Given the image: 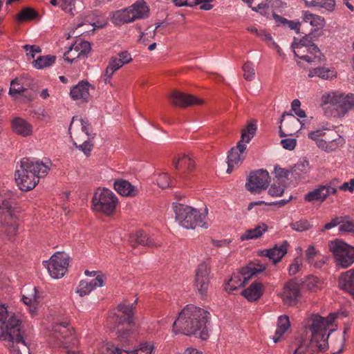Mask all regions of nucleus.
Segmentation results:
<instances>
[{
    "instance_id": "obj_1",
    "label": "nucleus",
    "mask_w": 354,
    "mask_h": 354,
    "mask_svg": "<svg viewBox=\"0 0 354 354\" xmlns=\"http://www.w3.org/2000/svg\"><path fill=\"white\" fill-rule=\"evenodd\" d=\"M209 315L205 309L192 304L187 305L174 322L173 331L207 340L209 337V330L206 325L209 322Z\"/></svg>"
},
{
    "instance_id": "obj_2",
    "label": "nucleus",
    "mask_w": 354,
    "mask_h": 354,
    "mask_svg": "<svg viewBox=\"0 0 354 354\" xmlns=\"http://www.w3.org/2000/svg\"><path fill=\"white\" fill-rule=\"evenodd\" d=\"M21 321L9 314L5 305L0 306V340L7 341L11 354H30L24 339Z\"/></svg>"
},
{
    "instance_id": "obj_3",
    "label": "nucleus",
    "mask_w": 354,
    "mask_h": 354,
    "mask_svg": "<svg viewBox=\"0 0 354 354\" xmlns=\"http://www.w3.org/2000/svg\"><path fill=\"white\" fill-rule=\"evenodd\" d=\"M337 317L336 313H330L326 317L313 314L308 319V328L312 333L310 344H315V347L320 352L325 351L328 348V337L337 330V325L335 324Z\"/></svg>"
},
{
    "instance_id": "obj_4",
    "label": "nucleus",
    "mask_w": 354,
    "mask_h": 354,
    "mask_svg": "<svg viewBox=\"0 0 354 354\" xmlns=\"http://www.w3.org/2000/svg\"><path fill=\"white\" fill-rule=\"evenodd\" d=\"M49 169L42 162L24 158L20 162V168L15 171V181L21 190L30 191L35 187L39 178L45 176Z\"/></svg>"
},
{
    "instance_id": "obj_5",
    "label": "nucleus",
    "mask_w": 354,
    "mask_h": 354,
    "mask_svg": "<svg viewBox=\"0 0 354 354\" xmlns=\"http://www.w3.org/2000/svg\"><path fill=\"white\" fill-rule=\"evenodd\" d=\"M173 205L176 220L182 227L186 229L207 228V223L204 222L205 214L187 205L174 203Z\"/></svg>"
},
{
    "instance_id": "obj_6",
    "label": "nucleus",
    "mask_w": 354,
    "mask_h": 354,
    "mask_svg": "<svg viewBox=\"0 0 354 354\" xmlns=\"http://www.w3.org/2000/svg\"><path fill=\"white\" fill-rule=\"evenodd\" d=\"M257 125L254 123H249L242 130L241 140L237 142L236 146L232 147L228 152L227 173L230 174L233 167L243 162L245 156V143H249L254 138L257 131Z\"/></svg>"
},
{
    "instance_id": "obj_7",
    "label": "nucleus",
    "mask_w": 354,
    "mask_h": 354,
    "mask_svg": "<svg viewBox=\"0 0 354 354\" xmlns=\"http://www.w3.org/2000/svg\"><path fill=\"white\" fill-rule=\"evenodd\" d=\"M328 248L338 267L346 268L354 263V248L352 245L336 239L328 243Z\"/></svg>"
},
{
    "instance_id": "obj_8",
    "label": "nucleus",
    "mask_w": 354,
    "mask_h": 354,
    "mask_svg": "<svg viewBox=\"0 0 354 354\" xmlns=\"http://www.w3.org/2000/svg\"><path fill=\"white\" fill-rule=\"evenodd\" d=\"M92 201L95 211L111 215L115 211L117 198L111 190L103 189L100 193L95 194Z\"/></svg>"
},
{
    "instance_id": "obj_9",
    "label": "nucleus",
    "mask_w": 354,
    "mask_h": 354,
    "mask_svg": "<svg viewBox=\"0 0 354 354\" xmlns=\"http://www.w3.org/2000/svg\"><path fill=\"white\" fill-rule=\"evenodd\" d=\"M50 275L54 279H60L66 274L69 263V257L64 252H55L49 261H44Z\"/></svg>"
},
{
    "instance_id": "obj_10",
    "label": "nucleus",
    "mask_w": 354,
    "mask_h": 354,
    "mask_svg": "<svg viewBox=\"0 0 354 354\" xmlns=\"http://www.w3.org/2000/svg\"><path fill=\"white\" fill-rule=\"evenodd\" d=\"M270 176L264 169L251 171L247 178L245 189L252 194H260L269 186Z\"/></svg>"
},
{
    "instance_id": "obj_11",
    "label": "nucleus",
    "mask_w": 354,
    "mask_h": 354,
    "mask_svg": "<svg viewBox=\"0 0 354 354\" xmlns=\"http://www.w3.org/2000/svg\"><path fill=\"white\" fill-rule=\"evenodd\" d=\"M21 210L16 205H13L12 192L7 191L0 193V221L8 218H18Z\"/></svg>"
},
{
    "instance_id": "obj_12",
    "label": "nucleus",
    "mask_w": 354,
    "mask_h": 354,
    "mask_svg": "<svg viewBox=\"0 0 354 354\" xmlns=\"http://www.w3.org/2000/svg\"><path fill=\"white\" fill-rule=\"evenodd\" d=\"M211 268L206 262L201 263L195 272L194 286L201 297L206 295L209 284Z\"/></svg>"
},
{
    "instance_id": "obj_13",
    "label": "nucleus",
    "mask_w": 354,
    "mask_h": 354,
    "mask_svg": "<svg viewBox=\"0 0 354 354\" xmlns=\"http://www.w3.org/2000/svg\"><path fill=\"white\" fill-rule=\"evenodd\" d=\"M91 50V43L87 41L77 40L71 45L68 50L64 54L65 61L73 63L76 59H86Z\"/></svg>"
},
{
    "instance_id": "obj_14",
    "label": "nucleus",
    "mask_w": 354,
    "mask_h": 354,
    "mask_svg": "<svg viewBox=\"0 0 354 354\" xmlns=\"http://www.w3.org/2000/svg\"><path fill=\"white\" fill-rule=\"evenodd\" d=\"M314 32H317V30L315 29L313 31L310 32L308 35H306L300 39L295 37L291 47L292 48H297L296 50L297 54L300 53V49L303 48V46L306 47L307 48V50L309 53H315V59H325V57L320 51L319 48L313 43L315 37Z\"/></svg>"
},
{
    "instance_id": "obj_15",
    "label": "nucleus",
    "mask_w": 354,
    "mask_h": 354,
    "mask_svg": "<svg viewBox=\"0 0 354 354\" xmlns=\"http://www.w3.org/2000/svg\"><path fill=\"white\" fill-rule=\"evenodd\" d=\"M254 275L255 272H250L248 268L243 267L232 274L230 279L225 283V289L229 292L236 290L239 287L244 286Z\"/></svg>"
},
{
    "instance_id": "obj_16",
    "label": "nucleus",
    "mask_w": 354,
    "mask_h": 354,
    "mask_svg": "<svg viewBox=\"0 0 354 354\" xmlns=\"http://www.w3.org/2000/svg\"><path fill=\"white\" fill-rule=\"evenodd\" d=\"M69 133L73 145L82 151L86 156H90L94 145L93 142L88 138V135L81 132L79 128H75L73 133L71 131Z\"/></svg>"
},
{
    "instance_id": "obj_17",
    "label": "nucleus",
    "mask_w": 354,
    "mask_h": 354,
    "mask_svg": "<svg viewBox=\"0 0 354 354\" xmlns=\"http://www.w3.org/2000/svg\"><path fill=\"white\" fill-rule=\"evenodd\" d=\"M171 103L176 106L185 108L187 106L202 104L203 100L196 97V96L187 94L178 91H173L169 96Z\"/></svg>"
},
{
    "instance_id": "obj_18",
    "label": "nucleus",
    "mask_w": 354,
    "mask_h": 354,
    "mask_svg": "<svg viewBox=\"0 0 354 354\" xmlns=\"http://www.w3.org/2000/svg\"><path fill=\"white\" fill-rule=\"evenodd\" d=\"M288 245V242L284 241L280 246L276 245L272 248L260 250L258 252V254L261 257H268L274 264H276L287 254Z\"/></svg>"
},
{
    "instance_id": "obj_19",
    "label": "nucleus",
    "mask_w": 354,
    "mask_h": 354,
    "mask_svg": "<svg viewBox=\"0 0 354 354\" xmlns=\"http://www.w3.org/2000/svg\"><path fill=\"white\" fill-rule=\"evenodd\" d=\"M300 295L299 284L295 279L289 281L284 286L283 301L286 305H291L297 301Z\"/></svg>"
},
{
    "instance_id": "obj_20",
    "label": "nucleus",
    "mask_w": 354,
    "mask_h": 354,
    "mask_svg": "<svg viewBox=\"0 0 354 354\" xmlns=\"http://www.w3.org/2000/svg\"><path fill=\"white\" fill-rule=\"evenodd\" d=\"M91 85L87 80H82L77 85L73 86L70 91L71 97L74 100H81L88 102L89 97V88Z\"/></svg>"
},
{
    "instance_id": "obj_21",
    "label": "nucleus",
    "mask_w": 354,
    "mask_h": 354,
    "mask_svg": "<svg viewBox=\"0 0 354 354\" xmlns=\"http://www.w3.org/2000/svg\"><path fill=\"white\" fill-rule=\"evenodd\" d=\"M129 243L133 248H136L138 245L148 247L157 246L148 234L141 230L130 234L129 236Z\"/></svg>"
},
{
    "instance_id": "obj_22",
    "label": "nucleus",
    "mask_w": 354,
    "mask_h": 354,
    "mask_svg": "<svg viewBox=\"0 0 354 354\" xmlns=\"http://www.w3.org/2000/svg\"><path fill=\"white\" fill-rule=\"evenodd\" d=\"M17 218H8L6 221H0V224L2 225L1 230V236L3 241H12L16 236L18 225L16 223Z\"/></svg>"
},
{
    "instance_id": "obj_23",
    "label": "nucleus",
    "mask_w": 354,
    "mask_h": 354,
    "mask_svg": "<svg viewBox=\"0 0 354 354\" xmlns=\"http://www.w3.org/2000/svg\"><path fill=\"white\" fill-rule=\"evenodd\" d=\"M263 291L262 283L254 281L248 288L241 292V295L248 301L253 302L259 300L262 297Z\"/></svg>"
},
{
    "instance_id": "obj_24",
    "label": "nucleus",
    "mask_w": 354,
    "mask_h": 354,
    "mask_svg": "<svg viewBox=\"0 0 354 354\" xmlns=\"http://www.w3.org/2000/svg\"><path fill=\"white\" fill-rule=\"evenodd\" d=\"M339 287L352 295L354 299V269L341 274L338 280Z\"/></svg>"
},
{
    "instance_id": "obj_25",
    "label": "nucleus",
    "mask_w": 354,
    "mask_h": 354,
    "mask_svg": "<svg viewBox=\"0 0 354 354\" xmlns=\"http://www.w3.org/2000/svg\"><path fill=\"white\" fill-rule=\"evenodd\" d=\"M73 127L79 128L80 131L88 135V138L92 141L95 137V133L92 132V127L86 120L79 118L77 116H74L71 122L68 131H71Z\"/></svg>"
},
{
    "instance_id": "obj_26",
    "label": "nucleus",
    "mask_w": 354,
    "mask_h": 354,
    "mask_svg": "<svg viewBox=\"0 0 354 354\" xmlns=\"http://www.w3.org/2000/svg\"><path fill=\"white\" fill-rule=\"evenodd\" d=\"M12 127L16 133L23 137L29 136L32 133V125L21 118H15L12 122Z\"/></svg>"
},
{
    "instance_id": "obj_27",
    "label": "nucleus",
    "mask_w": 354,
    "mask_h": 354,
    "mask_svg": "<svg viewBox=\"0 0 354 354\" xmlns=\"http://www.w3.org/2000/svg\"><path fill=\"white\" fill-rule=\"evenodd\" d=\"M114 189L122 196H134L137 194V189L129 181L124 179H117L114 182Z\"/></svg>"
},
{
    "instance_id": "obj_28",
    "label": "nucleus",
    "mask_w": 354,
    "mask_h": 354,
    "mask_svg": "<svg viewBox=\"0 0 354 354\" xmlns=\"http://www.w3.org/2000/svg\"><path fill=\"white\" fill-rule=\"evenodd\" d=\"M344 95L332 92L322 96L323 104H330L331 107L338 111L341 114V109L342 106Z\"/></svg>"
},
{
    "instance_id": "obj_29",
    "label": "nucleus",
    "mask_w": 354,
    "mask_h": 354,
    "mask_svg": "<svg viewBox=\"0 0 354 354\" xmlns=\"http://www.w3.org/2000/svg\"><path fill=\"white\" fill-rule=\"evenodd\" d=\"M285 116H288V119L285 122L286 131L289 136H293L299 131V125L301 124L300 120L295 118L292 113L284 112L279 120V123L281 124L283 121Z\"/></svg>"
},
{
    "instance_id": "obj_30",
    "label": "nucleus",
    "mask_w": 354,
    "mask_h": 354,
    "mask_svg": "<svg viewBox=\"0 0 354 354\" xmlns=\"http://www.w3.org/2000/svg\"><path fill=\"white\" fill-rule=\"evenodd\" d=\"M268 227L264 223H261L256 225L254 228L247 230L241 234L240 239L243 241L250 239H257L263 236L268 231Z\"/></svg>"
},
{
    "instance_id": "obj_31",
    "label": "nucleus",
    "mask_w": 354,
    "mask_h": 354,
    "mask_svg": "<svg viewBox=\"0 0 354 354\" xmlns=\"http://www.w3.org/2000/svg\"><path fill=\"white\" fill-rule=\"evenodd\" d=\"M173 165L177 171H192L194 167V162L189 156L182 155L174 159Z\"/></svg>"
},
{
    "instance_id": "obj_32",
    "label": "nucleus",
    "mask_w": 354,
    "mask_h": 354,
    "mask_svg": "<svg viewBox=\"0 0 354 354\" xmlns=\"http://www.w3.org/2000/svg\"><path fill=\"white\" fill-rule=\"evenodd\" d=\"M134 15H132L131 7L124 10L116 11L113 16V23L118 26L134 21Z\"/></svg>"
},
{
    "instance_id": "obj_33",
    "label": "nucleus",
    "mask_w": 354,
    "mask_h": 354,
    "mask_svg": "<svg viewBox=\"0 0 354 354\" xmlns=\"http://www.w3.org/2000/svg\"><path fill=\"white\" fill-rule=\"evenodd\" d=\"M336 71L333 68H328L325 67H317L310 70L308 73L309 77H319L323 80H329L335 77Z\"/></svg>"
},
{
    "instance_id": "obj_34",
    "label": "nucleus",
    "mask_w": 354,
    "mask_h": 354,
    "mask_svg": "<svg viewBox=\"0 0 354 354\" xmlns=\"http://www.w3.org/2000/svg\"><path fill=\"white\" fill-rule=\"evenodd\" d=\"M154 348L153 344L148 342H142L140 344L139 347L133 350L122 349L118 347L115 348L111 354H122L123 352L127 354H138L139 352L145 353V354H151V351Z\"/></svg>"
},
{
    "instance_id": "obj_35",
    "label": "nucleus",
    "mask_w": 354,
    "mask_h": 354,
    "mask_svg": "<svg viewBox=\"0 0 354 354\" xmlns=\"http://www.w3.org/2000/svg\"><path fill=\"white\" fill-rule=\"evenodd\" d=\"M19 80H20V83H21V84H23V86H24V87H27L28 90V89L31 90V91L30 93H24V96L25 97L28 98V100L29 101L32 100L37 95V81L34 79H31V78H30L28 77H26V76L20 77Z\"/></svg>"
},
{
    "instance_id": "obj_36",
    "label": "nucleus",
    "mask_w": 354,
    "mask_h": 354,
    "mask_svg": "<svg viewBox=\"0 0 354 354\" xmlns=\"http://www.w3.org/2000/svg\"><path fill=\"white\" fill-rule=\"evenodd\" d=\"M134 21L138 19L148 17L149 9L145 1H138L131 6Z\"/></svg>"
},
{
    "instance_id": "obj_37",
    "label": "nucleus",
    "mask_w": 354,
    "mask_h": 354,
    "mask_svg": "<svg viewBox=\"0 0 354 354\" xmlns=\"http://www.w3.org/2000/svg\"><path fill=\"white\" fill-rule=\"evenodd\" d=\"M324 185H319L317 189L307 193L304 199L308 202L319 201L323 202L327 198V193H324Z\"/></svg>"
},
{
    "instance_id": "obj_38",
    "label": "nucleus",
    "mask_w": 354,
    "mask_h": 354,
    "mask_svg": "<svg viewBox=\"0 0 354 354\" xmlns=\"http://www.w3.org/2000/svg\"><path fill=\"white\" fill-rule=\"evenodd\" d=\"M37 294V289L36 288H34L32 293L29 297L24 295L21 299L23 302L29 306V312L32 315H35L37 310L39 301Z\"/></svg>"
},
{
    "instance_id": "obj_39",
    "label": "nucleus",
    "mask_w": 354,
    "mask_h": 354,
    "mask_svg": "<svg viewBox=\"0 0 354 354\" xmlns=\"http://www.w3.org/2000/svg\"><path fill=\"white\" fill-rule=\"evenodd\" d=\"M308 7H319L332 12L335 6V0H304Z\"/></svg>"
},
{
    "instance_id": "obj_40",
    "label": "nucleus",
    "mask_w": 354,
    "mask_h": 354,
    "mask_svg": "<svg viewBox=\"0 0 354 354\" xmlns=\"http://www.w3.org/2000/svg\"><path fill=\"white\" fill-rule=\"evenodd\" d=\"M56 58L55 55L39 56L32 62V66L37 69L49 67L55 63Z\"/></svg>"
},
{
    "instance_id": "obj_41",
    "label": "nucleus",
    "mask_w": 354,
    "mask_h": 354,
    "mask_svg": "<svg viewBox=\"0 0 354 354\" xmlns=\"http://www.w3.org/2000/svg\"><path fill=\"white\" fill-rule=\"evenodd\" d=\"M121 66L116 62L115 57H112L111 61L109 62L105 71L102 75L103 80L105 84L110 83V80L112 78L113 75L115 71L119 70Z\"/></svg>"
},
{
    "instance_id": "obj_42",
    "label": "nucleus",
    "mask_w": 354,
    "mask_h": 354,
    "mask_svg": "<svg viewBox=\"0 0 354 354\" xmlns=\"http://www.w3.org/2000/svg\"><path fill=\"white\" fill-rule=\"evenodd\" d=\"M136 303L137 299H136L135 301L131 304L120 303L117 306V310L119 311L122 315L125 316L129 322H131V320H134V309L135 304Z\"/></svg>"
},
{
    "instance_id": "obj_43",
    "label": "nucleus",
    "mask_w": 354,
    "mask_h": 354,
    "mask_svg": "<svg viewBox=\"0 0 354 354\" xmlns=\"http://www.w3.org/2000/svg\"><path fill=\"white\" fill-rule=\"evenodd\" d=\"M294 54L296 57L299 59L306 61L308 63H320L324 59H315V53H309L307 50V48L304 47L300 49V53L297 54L296 50L297 48H292Z\"/></svg>"
},
{
    "instance_id": "obj_44",
    "label": "nucleus",
    "mask_w": 354,
    "mask_h": 354,
    "mask_svg": "<svg viewBox=\"0 0 354 354\" xmlns=\"http://www.w3.org/2000/svg\"><path fill=\"white\" fill-rule=\"evenodd\" d=\"M304 21L310 23L312 26H316L318 28H322L325 25V21L323 17L311 14L308 12L304 13Z\"/></svg>"
},
{
    "instance_id": "obj_45",
    "label": "nucleus",
    "mask_w": 354,
    "mask_h": 354,
    "mask_svg": "<svg viewBox=\"0 0 354 354\" xmlns=\"http://www.w3.org/2000/svg\"><path fill=\"white\" fill-rule=\"evenodd\" d=\"M38 16L37 12L30 7H26L17 15V20L19 22L34 19Z\"/></svg>"
},
{
    "instance_id": "obj_46",
    "label": "nucleus",
    "mask_w": 354,
    "mask_h": 354,
    "mask_svg": "<svg viewBox=\"0 0 354 354\" xmlns=\"http://www.w3.org/2000/svg\"><path fill=\"white\" fill-rule=\"evenodd\" d=\"M309 167V162L306 160H300L292 168V175L297 179L300 177L301 174L306 173Z\"/></svg>"
},
{
    "instance_id": "obj_47",
    "label": "nucleus",
    "mask_w": 354,
    "mask_h": 354,
    "mask_svg": "<svg viewBox=\"0 0 354 354\" xmlns=\"http://www.w3.org/2000/svg\"><path fill=\"white\" fill-rule=\"evenodd\" d=\"M290 327V322L289 317L287 315L279 316L277 321V328L276 330V335L283 336V334Z\"/></svg>"
},
{
    "instance_id": "obj_48",
    "label": "nucleus",
    "mask_w": 354,
    "mask_h": 354,
    "mask_svg": "<svg viewBox=\"0 0 354 354\" xmlns=\"http://www.w3.org/2000/svg\"><path fill=\"white\" fill-rule=\"evenodd\" d=\"M11 86L9 90V94L12 96H15L17 94H21L24 95L27 90V87H24L21 83H20L19 78H15L10 82Z\"/></svg>"
},
{
    "instance_id": "obj_49",
    "label": "nucleus",
    "mask_w": 354,
    "mask_h": 354,
    "mask_svg": "<svg viewBox=\"0 0 354 354\" xmlns=\"http://www.w3.org/2000/svg\"><path fill=\"white\" fill-rule=\"evenodd\" d=\"M295 341L297 342L298 345L292 354H305L308 349L311 351H314L313 347L315 346V344L313 346L310 344L306 345L305 339L302 336L296 337Z\"/></svg>"
},
{
    "instance_id": "obj_50",
    "label": "nucleus",
    "mask_w": 354,
    "mask_h": 354,
    "mask_svg": "<svg viewBox=\"0 0 354 354\" xmlns=\"http://www.w3.org/2000/svg\"><path fill=\"white\" fill-rule=\"evenodd\" d=\"M117 330V339L120 342L122 346H125L129 344V335L131 328H115Z\"/></svg>"
},
{
    "instance_id": "obj_51",
    "label": "nucleus",
    "mask_w": 354,
    "mask_h": 354,
    "mask_svg": "<svg viewBox=\"0 0 354 354\" xmlns=\"http://www.w3.org/2000/svg\"><path fill=\"white\" fill-rule=\"evenodd\" d=\"M339 232L354 234V220L348 216L341 217V223L339 227Z\"/></svg>"
},
{
    "instance_id": "obj_52",
    "label": "nucleus",
    "mask_w": 354,
    "mask_h": 354,
    "mask_svg": "<svg viewBox=\"0 0 354 354\" xmlns=\"http://www.w3.org/2000/svg\"><path fill=\"white\" fill-rule=\"evenodd\" d=\"M114 318L115 328H123L122 326L126 325V328H132L135 326L134 320L129 322L127 317L122 314L115 315Z\"/></svg>"
},
{
    "instance_id": "obj_53",
    "label": "nucleus",
    "mask_w": 354,
    "mask_h": 354,
    "mask_svg": "<svg viewBox=\"0 0 354 354\" xmlns=\"http://www.w3.org/2000/svg\"><path fill=\"white\" fill-rule=\"evenodd\" d=\"M242 70L243 71V77L247 81H252L254 79L255 71L254 64L250 61H247L243 66Z\"/></svg>"
},
{
    "instance_id": "obj_54",
    "label": "nucleus",
    "mask_w": 354,
    "mask_h": 354,
    "mask_svg": "<svg viewBox=\"0 0 354 354\" xmlns=\"http://www.w3.org/2000/svg\"><path fill=\"white\" fill-rule=\"evenodd\" d=\"M290 225L292 230L297 232L307 231L313 227V225H311L306 219H302L294 223H291Z\"/></svg>"
},
{
    "instance_id": "obj_55",
    "label": "nucleus",
    "mask_w": 354,
    "mask_h": 354,
    "mask_svg": "<svg viewBox=\"0 0 354 354\" xmlns=\"http://www.w3.org/2000/svg\"><path fill=\"white\" fill-rule=\"evenodd\" d=\"M60 344L64 348H69L71 346H75L77 344V339L74 336L73 331L72 334H65L62 335Z\"/></svg>"
},
{
    "instance_id": "obj_56",
    "label": "nucleus",
    "mask_w": 354,
    "mask_h": 354,
    "mask_svg": "<svg viewBox=\"0 0 354 354\" xmlns=\"http://www.w3.org/2000/svg\"><path fill=\"white\" fill-rule=\"evenodd\" d=\"M341 114L344 115L348 110L354 109V94L344 95Z\"/></svg>"
},
{
    "instance_id": "obj_57",
    "label": "nucleus",
    "mask_w": 354,
    "mask_h": 354,
    "mask_svg": "<svg viewBox=\"0 0 354 354\" xmlns=\"http://www.w3.org/2000/svg\"><path fill=\"white\" fill-rule=\"evenodd\" d=\"M157 184L162 189L172 187V182L167 174H160L157 178Z\"/></svg>"
},
{
    "instance_id": "obj_58",
    "label": "nucleus",
    "mask_w": 354,
    "mask_h": 354,
    "mask_svg": "<svg viewBox=\"0 0 354 354\" xmlns=\"http://www.w3.org/2000/svg\"><path fill=\"white\" fill-rule=\"evenodd\" d=\"M344 144V139L339 135L337 138H334L331 140L327 141V149L326 152L334 151L339 146Z\"/></svg>"
},
{
    "instance_id": "obj_59",
    "label": "nucleus",
    "mask_w": 354,
    "mask_h": 354,
    "mask_svg": "<svg viewBox=\"0 0 354 354\" xmlns=\"http://www.w3.org/2000/svg\"><path fill=\"white\" fill-rule=\"evenodd\" d=\"M92 290L93 288L91 285H89L88 281H81L76 292L80 296L83 297L88 295Z\"/></svg>"
},
{
    "instance_id": "obj_60",
    "label": "nucleus",
    "mask_w": 354,
    "mask_h": 354,
    "mask_svg": "<svg viewBox=\"0 0 354 354\" xmlns=\"http://www.w3.org/2000/svg\"><path fill=\"white\" fill-rule=\"evenodd\" d=\"M274 174L277 178H288L289 175H292V169H286L276 165L274 169Z\"/></svg>"
},
{
    "instance_id": "obj_61",
    "label": "nucleus",
    "mask_w": 354,
    "mask_h": 354,
    "mask_svg": "<svg viewBox=\"0 0 354 354\" xmlns=\"http://www.w3.org/2000/svg\"><path fill=\"white\" fill-rule=\"evenodd\" d=\"M119 59L116 58V62L119 65L122 67L126 64L131 62L132 58L131 55L127 51H122L118 54Z\"/></svg>"
},
{
    "instance_id": "obj_62",
    "label": "nucleus",
    "mask_w": 354,
    "mask_h": 354,
    "mask_svg": "<svg viewBox=\"0 0 354 354\" xmlns=\"http://www.w3.org/2000/svg\"><path fill=\"white\" fill-rule=\"evenodd\" d=\"M24 48L26 51H29L27 53L26 55L29 57V59H33L35 57V53H39L41 52V49L39 46L36 45H25Z\"/></svg>"
},
{
    "instance_id": "obj_63",
    "label": "nucleus",
    "mask_w": 354,
    "mask_h": 354,
    "mask_svg": "<svg viewBox=\"0 0 354 354\" xmlns=\"http://www.w3.org/2000/svg\"><path fill=\"white\" fill-rule=\"evenodd\" d=\"M301 261V260L299 257H296L294 259L292 263L289 266L288 272L290 275H295L299 272L300 269Z\"/></svg>"
},
{
    "instance_id": "obj_64",
    "label": "nucleus",
    "mask_w": 354,
    "mask_h": 354,
    "mask_svg": "<svg viewBox=\"0 0 354 354\" xmlns=\"http://www.w3.org/2000/svg\"><path fill=\"white\" fill-rule=\"evenodd\" d=\"M284 192V187L281 185H277L275 183L271 185L268 194L272 196H280Z\"/></svg>"
}]
</instances>
